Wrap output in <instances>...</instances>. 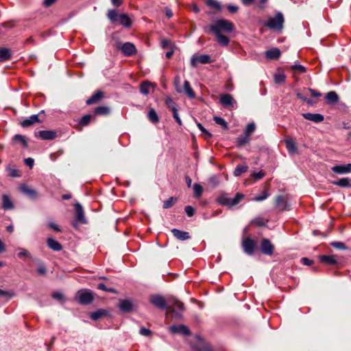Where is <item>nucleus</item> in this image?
<instances>
[{
  "instance_id": "obj_50",
  "label": "nucleus",
  "mask_w": 351,
  "mask_h": 351,
  "mask_svg": "<svg viewBox=\"0 0 351 351\" xmlns=\"http://www.w3.org/2000/svg\"><path fill=\"white\" fill-rule=\"evenodd\" d=\"M213 119H214L215 122L217 124L221 125L222 127V128H223L225 130H227L228 128V123L225 121L224 119L215 116V117H214Z\"/></svg>"
},
{
  "instance_id": "obj_6",
  "label": "nucleus",
  "mask_w": 351,
  "mask_h": 351,
  "mask_svg": "<svg viewBox=\"0 0 351 351\" xmlns=\"http://www.w3.org/2000/svg\"><path fill=\"white\" fill-rule=\"evenodd\" d=\"M76 298L77 302L82 305H88L91 304L94 300L93 295L89 290L79 291Z\"/></svg>"
},
{
  "instance_id": "obj_49",
  "label": "nucleus",
  "mask_w": 351,
  "mask_h": 351,
  "mask_svg": "<svg viewBox=\"0 0 351 351\" xmlns=\"http://www.w3.org/2000/svg\"><path fill=\"white\" fill-rule=\"evenodd\" d=\"M286 76L282 73H276L274 75V81L276 84H282L285 82Z\"/></svg>"
},
{
  "instance_id": "obj_22",
  "label": "nucleus",
  "mask_w": 351,
  "mask_h": 351,
  "mask_svg": "<svg viewBox=\"0 0 351 351\" xmlns=\"http://www.w3.org/2000/svg\"><path fill=\"white\" fill-rule=\"evenodd\" d=\"M332 171L337 174H345L351 171L350 164L335 165L332 167Z\"/></svg>"
},
{
  "instance_id": "obj_26",
  "label": "nucleus",
  "mask_w": 351,
  "mask_h": 351,
  "mask_svg": "<svg viewBox=\"0 0 351 351\" xmlns=\"http://www.w3.org/2000/svg\"><path fill=\"white\" fill-rule=\"evenodd\" d=\"M111 110L108 106H99L94 109L93 116H108L110 114Z\"/></svg>"
},
{
  "instance_id": "obj_41",
  "label": "nucleus",
  "mask_w": 351,
  "mask_h": 351,
  "mask_svg": "<svg viewBox=\"0 0 351 351\" xmlns=\"http://www.w3.org/2000/svg\"><path fill=\"white\" fill-rule=\"evenodd\" d=\"M205 3L207 6L212 8L217 11H221L222 9L221 5L216 0H206Z\"/></svg>"
},
{
  "instance_id": "obj_24",
  "label": "nucleus",
  "mask_w": 351,
  "mask_h": 351,
  "mask_svg": "<svg viewBox=\"0 0 351 351\" xmlns=\"http://www.w3.org/2000/svg\"><path fill=\"white\" fill-rule=\"evenodd\" d=\"M47 244L51 250L55 252H60L62 250V245L61 243L55 240L53 238H48L47 239Z\"/></svg>"
},
{
  "instance_id": "obj_29",
  "label": "nucleus",
  "mask_w": 351,
  "mask_h": 351,
  "mask_svg": "<svg viewBox=\"0 0 351 351\" xmlns=\"http://www.w3.org/2000/svg\"><path fill=\"white\" fill-rule=\"evenodd\" d=\"M286 148L289 154H295L298 152L296 143L291 138L285 140Z\"/></svg>"
},
{
  "instance_id": "obj_2",
  "label": "nucleus",
  "mask_w": 351,
  "mask_h": 351,
  "mask_svg": "<svg viewBox=\"0 0 351 351\" xmlns=\"http://www.w3.org/2000/svg\"><path fill=\"white\" fill-rule=\"evenodd\" d=\"M234 24L228 20L220 19H217L213 24L210 25L208 29H205L208 33H231L234 31Z\"/></svg>"
},
{
  "instance_id": "obj_1",
  "label": "nucleus",
  "mask_w": 351,
  "mask_h": 351,
  "mask_svg": "<svg viewBox=\"0 0 351 351\" xmlns=\"http://www.w3.org/2000/svg\"><path fill=\"white\" fill-rule=\"evenodd\" d=\"M169 306L166 316L170 317L173 320H180L182 318V314L186 311V308L182 302L176 298L169 299Z\"/></svg>"
},
{
  "instance_id": "obj_39",
  "label": "nucleus",
  "mask_w": 351,
  "mask_h": 351,
  "mask_svg": "<svg viewBox=\"0 0 351 351\" xmlns=\"http://www.w3.org/2000/svg\"><path fill=\"white\" fill-rule=\"evenodd\" d=\"M12 141L21 143L24 148H27L28 143L26 138L21 134H15L12 137Z\"/></svg>"
},
{
  "instance_id": "obj_31",
  "label": "nucleus",
  "mask_w": 351,
  "mask_h": 351,
  "mask_svg": "<svg viewBox=\"0 0 351 351\" xmlns=\"http://www.w3.org/2000/svg\"><path fill=\"white\" fill-rule=\"evenodd\" d=\"M2 208L4 210H12L14 208V205L10 197L5 194L2 195Z\"/></svg>"
},
{
  "instance_id": "obj_51",
  "label": "nucleus",
  "mask_w": 351,
  "mask_h": 351,
  "mask_svg": "<svg viewBox=\"0 0 351 351\" xmlns=\"http://www.w3.org/2000/svg\"><path fill=\"white\" fill-rule=\"evenodd\" d=\"M291 70L293 72L298 71L299 73H304L306 72V69L305 66L301 64H293L290 66Z\"/></svg>"
},
{
  "instance_id": "obj_21",
  "label": "nucleus",
  "mask_w": 351,
  "mask_h": 351,
  "mask_svg": "<svg viewBox=\"0 0 351 351\" xmlns=\"http://www.w3.org/2000/svg\"><path fill=\"white\" fill-rule=\"evenodd\" d=\"M109 315V311L106 309L99 308L90 313V318L94 321H97L102 317Z\"/></svg>"
},
{
  "instance_id": "obj_63",
  "label": "nucleus",
  "mask_w": 351,
  "mask_h": 351,
  "mask_svg": "<svg viewBox=\"0 0 351 351\" xmlns=\"http://www.w3.org/2000/svg\"><path fill=\"white\" fill-rule=\"evenodd\" d=\"M252 223L257 225L258 226H265L266 225L263 219L261 217L255 218Z\"/></svg>"
},
{
  "instance_id": "obj_36",
  "label": "nucleus",
  "mask_w": 351,
  "mask_h": 351,
  "mask_svg": "<svg viewBox=\"0 0 351 351\" xmlns=\"http://www.w3.org/2000/svg\"><path fill=\"white\" fill-rule=\"evenodd\" d=\"M119 15L117 10L110 9L108 10L107 18L111 22V23H117L119 19Z\"/></svg>"
},
{
  "instance_id": "obj_48",
  "label": "nucleus",
  "mask_w": 351,
  "mask_h": 351,
  "mask_svg": "<svg viewBox=\"0 0 351 351\" xmlns=\"http://www.w3.org/2000/svg\"><path fill=\"white\" fill-rule=\"evenodd\" d=\"M194 197L199 198L201 197L203 193V187L199 184H195L193 185Z\"/></svg>"
},
{
  "instance_id": "obj_34",
  "label": "nucleus",
  "mask_w": 351,
  "mask_h": 351,
  "mask_svg": "<svg viewBox=\"0 0 351 351\" xmlns=\"http://www.w3.org/2000/svg\"><path fill=\"white\" fill-rule=\"evenodd\" d=\"M319 261L326 265H335L337 264V261L334 258L333 256L330 255H322L319 257Z\"/></svg>"
},
{
  "instance_id": "obj_15",
  "label": "nucleus",
  "mask_w": 351,
  "mask_h": 351,
  "mask_svg": "<svg viewBox=\"0 0 351 351\" xmlns=\"http://www.w3.org/2000/svg\"><path fill=\"white\" fill-rule=\"evenodd\" d=\"M19 190L22 193L25 194L26 196H27L32 199H36L38 197V193L36 190L29 188L27 185L25 184H21L19 186Z\"/></svg>"
},
{
  "instance_id": "obj_16",
  "label": "nucleus",
  "mask_w": 351,
  "mask_h": 351,
  "mask_svg": "<svg viewBox=\"0 0 351 351\" xmlns=\"http://www.w3.org/2000/svg\"><path fill=\"white\" fill-rule=\"evenodd\" d=\"M42 120L39 119V114H33L29 118L21 121L20 125L21 127L26 128L34 125L36 123H41Z\"/></svg>"
},
{
  "instance_id": "obj_8",
  "label": "nucleus",
  "mask_w": 351,
  "mask_h": 351,
  "mask_svg": "<svg viewBox=\"0 0 351 351\" xmlns=\"http://www.w3.org/2000/svg\"><path fill=\"white\" fill-rule=\"evenodd\" d=\"M242 247L244 252L248 255L254 254V252L258 249L256 241L250 237L243 239Z\"/></svg>"
},
{
  "instance_id": "obj_45",
  "label": "nucleus",
  "mask_w": 351,
  "mask_h": 351,
  "mask_svg": "<svg viewBox=\"0 0 351 351\" xmlns=\"http://www.w3.org/2000/svg\"><path fill=\"white\" fill-rule=\"evenodd\" d=\"M97 288L99 290L104 291L106 292L112 293H117V291L112 287H108L104 283H99L97 285Z\"/></svg>"
},
{
  "instance_id": "obj_40",
  "label": "nucleus",
  "mask_w": 351,
  "mask_h": 351,
  "mask_svg": "<svg viewBox=\"0 0 351 351\" xmlns=\"http://www.w3.org/2000/svg\"><path fill=\"white\" fill-rule=\"evenodd\" d=\"M152 86V83L149 82H143L140 84V92L141 94L144 95H147L149 93L150 87Z\"/></svg>"
},
{
  "instance_id": "obj_54",
  "label": "nucleus",
  "mask_w": 351,
  "mask_h": 351,
  "mask_svg": "<svg viewBox=\"0 0 351 351\" xmlns=\"http://www.w3.org/2000/svg\"><path fill=\"white\" fill-rule=\"evenodd\" d=\"M34 261L37 262L39 265V267L38 268L37 270L38 273L40 275H45L46 274L47 270L43 262L38 258H35Z\"/></svg>"
},
{
  "instance_id": "obj_53",
  "label": "nucleus",
  "mask_w": 351,
  "mask_h": 351,
  "mask_svg": "<svg viewBox=\"0 0 351 351\" xmlns=\"http://www.w3.org/2000/svg\"><path fill=\"white\" fill-rule=\"evenodd\" d=\"M330 245L338 250H345L348 249V247L343 242L333 241L330 243Z\"/></svg>"
},
{
  "instance_id": "obj_64",
  "label": "nucleus",
  "mask_w": 351,
  "mask_h": 351,
  "mask_svg": "<svg viewBox=\"0 0 351 351\" xmlns=\"http://www.w3.org/2000/svg\"><path fill=\"white\" fill-rule=\"evenodd\" d=\"M8 174L10 176H11L12 178H16V177L21 176L19 171L17 169H10L9 170Z\"/></svg>"
},
{
  "instance_id": "obj_30",
  "label": "nucleus",
  "mask_w": 351,
  "mask_h": 351,
  "mask_svg": "<svg viewBox=\"0 0 351 351\" xmlns=\"http://www.w3.org/2000/svg\"><path fill=\"white\" fill-rule=\"evenodd\" d=\"M182 93H184L190 99H194L195 97V93L191 87L189 82L187 80H185L184 82Z\"/></svg>"
},
{
  "instance_id": "obj_58",
  "label": "nucleus",
  "mask_w": 351,
  "mask_h": 351,
  "mask_svg": "<svg viewBox=\"0 0 351 351\" xmlns=\"http://www.w3.org/2000/svg\"><path fill=\"white\" fill-rule=\"evenodd\" d=\"M184 211L188 217H193L195 215V210L191 206H186L184 207Z\"/></svg>"
},
{
  "instance_id": "obj_42",
  "label": "nucleus",
  "mask_w": 351,
  "mask_h": 351,
  "mask_svg": "<svg viewBox=\"0 0 351 351\" xmlns=\"http://www.w3.org/2000/svg\"><path fill=\"white\" fill-rule=\"evenodd\" d=\"M248 167L244 165H238L234 171V176L236 177L240 176L242 173L246 172Z\"/></svg>"
},
{
  "instance_id": "obj_57",
  "label": "nucleus",
  "mask_w": 351,
  "mask_h": 351,
  "mask_svg": "<svg viewBox=\"0 0 351 351\" xmlns=\"http://www.w3.org/2000/svg\"><path fill=\"white\" fill-rule=\"evenodd\" d=\"M255 125L254 123H249L247 127L245 129V131L243 133L246 134L248 136H250L251 134H252L255 130Z\"/></svg>"
},
{
  "instance_id": "obj_46",
  "label": "nucleus",
  "mask_w": 351,
  "mask_h": 351,
  "mask_svg": "<svg viewBox=\"0 0 351 351\" xmlns=\"http://www.w3.org/2000/svg\"><path fill=\"white\" fill-rule=\"evenodd\" d=\"M20 252L18 253L17 256L19 258L25 260V258H32L31 254L24 248H19Z\"/></svg>"
},
{
  "instance_id": "obj_3",
  "label": "nucleus",
  "mask_w": 351,
  "mask_h": 351,
  "mask_svg": "<svg viewBox=\"0 0 351 351\" xmlns=\"http://www.w3.org/2000/svg\"><path fill=\"white\" fill-rule=\"evenodd\" d=\"M244 195L241 193H237L234 198L228 197L226 193H222L217 197V201L222 206L231 208L239 204L244 199Z\"/></svg>"
},
{
  "instance_id": "obj_9",
  "label": "nucleus",
  "mask_w": 351,
  "mask_h": 351,
  "mask_svg": "<svg viewBox=\"0 0 351 351\" xmlns=\"http://www.w3.org/2000/svg\"><path fill=\"white\" fill-rule=\"evenodd\" d=\"M274 245L268 239L264 238L260 243V251L262 254L271 256L274 253Z\"/></svg>"
},
{
  "instance_id": "obj_62",
  "label": "nucleus",
  "mask_w": 351,
  "mask_h": 351,
  "mask_svg": "<svg viewBox=\"0 0 351 351\" xmlns=\"http://www.w3.org/2000/svg\"><path fill=\"white\" fill-rule=\"evenodd\" d=\"M180 82V77L176 76L174 78V84H175L176 90L178 93H182V88L180 87V86H179Z\"/></svg>"
},
{
  "instance_id": "obj_20",
  "label": "nucleus",
  "mask_w": 351,
  "mask_h": 351,
  "mask_svg": "<svg viewBox=\"0 0 351 351\" xmlns=\"http://www.w3.org/2000/svg\"><path fill=\"white\" fill-rule=\"evenodd\" d=\"M276 206L280 208L281 211L289 209L286 197L284 195H279L276 197Z\"/></svg>"
},
{
  "instance_id": "obj_12",
  "label": "nucleus",
  "mask_w": 351,
  "mask_h": 351,
  "mask_svg": "<svg viewBox=\"0 0 351 351\" xmlns=\"http://www.w3.org/2000/svg\"><path fill=\"white\" fill-rule=\"evenodd\" d=\"M34 136L42 140L51 141L58 136V133L55 130H40L38 132H34Z\"/></svg>"
},
{
  "instance_id": "obj_18",
  "label": "nucleus",
  "mask_w": 351,
  "mask_h": 351,
  "mask_svg": "<svg viewBox=\"0 0 351 351\" xmlns=\"http://www.w3.org/2000/svg\"><path fill=\"white\" fill-rule=\"evenodd\" d=\"M171 232L174 237H176L179 241H185L191 239V235L189 232L180 230L176 228H173L171 230Z\"/></svg>"
},
{
  "instance_id": "obj_25",
  "label": "nucleus",
  "mask_w": 351,
  "mask_h": 351,
  "mask_svg": "<svg viewBox=\"0 0 351 351\" xmlns=\"http://www.w3.org/2000/svg\"><path fill=\"white\" fill-rule=\"evenodd\" d=\"M12 56L11 49L5 47L0 48V62L10 60Z\"/></svg>"
},
{
  "instance_id": "obj_59",
  "label": "nucleus",
  "mask_w": 351,
  "mask_h": 351,
  "mask_svg": "<svg viewBox=\"0 0 351 351\" xmlns=\"http://www.w3.org/2000/svg\"><path fill=\"white\" fill-rule=\"evenodd\" d=\"M139 333L145 337H149L152 334V331L149 329L145 328V327H141L139 330Z\"/></svg>"
},
{
  "instance_id": "obj_43",
  "label": "nucleus",
  "mask_w": 351,
  "mask_h": 351,
  "mask_svg": "<svg viewBox=\"0 0 351 351\" xmlns=\"http://www.w3.org/2000/svg\"><path fill=\"white\" fill-rule=\"evenodd\" d=\"M178 201V197H171L168 199L165 200L163 202L162 208L164 209H167L171 207H172L175 203H176Z\"/></svg>"
},
{
  "instance_id": "obj_61",
  "label": "nucleus",
  "mask_w": 351,
  "mask_h": 351,
  "mask_svg": "<svg viewBox=\"0 0 351 351\" xmlns=\"http://www.w3.org/2000/svg\"><path fill=\"white\" fill-rule=\"evenodd\" d=\"M172 113H173V117L175 119V121L180 125H182V121H181V119L180 118L179 115H178V110L177 108H172V110H171Z\"/></svg>"
},
{
  "instance_id": "obj_35",
  "label": "nucleus",
  "mask_w": 351,
  "mask_h": 351,
  "mask_svg": "<svg viewBox=\"0 0 351 351\" xmlns=\"http://www.w3.org/2000/svg\"><path fill=\"white\" fill-rule=\"evenodd\" d=\"M234 99L230 94H223L220 97V103L224 107H228L232 105Z\"/></svg>"
},
{
  "instance_id": "obj_47",
  "label": "nucleus",
  "mask_w": 351,
  "mask_h": 351,
  "mask_svg": "<svg viewBox=\"0 0 351 351\" xmlns=\"http://www.w3.org/2000/svg\"><path fill=\"white\" fill-rule=\"evenodd\" d=\"M92 117L93 116L91 114H86L83 116L79 121V125L81 127L87 126L90 123Z\"/></svg>"
},
{
  "instance_id": "obj_10",
  "label": "nucleus",
  "mask_w": 351,
  "mask_h": 351,
  "mask_svg": "<svg viewBox=\"0 0 351 351\" xmlns=\"http://www.w3.org/2000/svg\"><path fill=\"white\" fill-rule=\"evenodd\" d=\"M214 61L215 60L211 58V56L207 54L200 56L193 55L191 58V66L192 67H196L199 63L209 64Z\"/></svg>"
},
{
  "instance_id": "obj_13",
  "label": "nucleus",
  "mask_w": 351,
  "mask_h": 351,
  "mask_svg": "<svg viewBox=\"0 0 351 351\" xmlns=\"http://www.w3.org/2000/svg\"><path fill=\"white\" fill-rule=\"evenodd\" d=\"M169 331L173 334L178 333V334L183 335L184 336H191V332L190 329L186 325H184V324H180L178 326L172 325L169 327Z\"/></svg>"
},
{
  "instance_id": "obj_55",
  "label": "nucleus",
  "mask_w": 351,
  "mask_h": 351,
  "mask_svg": "<svg viewBox=\"0 0 351 351\" xmlns=\"http://www.w3.org/2000/svg\"><path fill=\"white\" fill-rule=\"evenodd\" d=\"M269 197L267 190L264 191L261 195H256L253 200L256 202H261L266 199Z\"/></svg>"
},
{
  "instance_id": "obj_27",
  "label": "nucleus",
  "mask_w": 351,
  "mask_h": 351,
  "mask_svg": "<svg viewBox=\"0 0 351 351\" xmlns=\"http://www.w3.org/2000/svg\"><path fill=\"white\" fill-rule=\"evenodd\" d=\"M216 36V41L221 46L226 47L230 43L228 36L222 34V33H213Z\"/></svg>"
},
{
  "instance_id": "obj_14",
  "label": "nucleus",
  "mask_w": 351,
  "mask_h": 351,
  "mask_svg": "<svg viewBox=\"0 0 351 351\" xmlns=\"http://www.w3.org/2000/svg\"><path fill=\"white\" fill-rule=\"evenodd\" d=\"M75 219L77 222H79L81 224H86L88 223L84 216V211L82 208V206L80 203H76L75 204Z\"/></svg>"
},
{
  "instance_id": "obj_11",
  "label": "nucleus",
  "mask_w": 351,
  "mask_h": 351,
  "mask_svg": "<svg viewBox=\"0 0 351 351\" xmlns=\"http://www.w3.org/2000/svg\"><path fill=\"white\" fill-rule=\"evenodd\" d=\"M118 307L121 313H128L133 311L134 308V304L132 300H119Z\"/></svg>"
},
{
  "instance_id": "obj_19",
  "label": "nucleus",
  "mask_w": 351,
  "mask_h": 351,
  "mask_svg": "<svg viewBox=\"0 0 351 351\" xmlns=\"http://www.w3.org/2000/svg\"><path fill=\"white\" fill-rule=\"evenodd\" d=\"M104 97V93L102 90H97L90 98H88L86 104L87 105H92L98 103Z\"/></svg>"
},
{
  "instance_id": "obj_37",
  "label": "nucleus",
  "mask_w": 351,
  "mask_h": 351,
  "mask_svg": "<svg viewBox=\"0 0 351 351\" xmlns=\"http://www.w3.org/2000/svg\"><path fill=\"white\" fill-rule=\"evenodd\" d=\"M147 118L152 123H158L159 122V117L157 112L154 108H151L147 114Z\"/></svg>"
},
{
  "instance_id": "obj_56",
  "label": "nucleus",
  "mask_w": 351,
  "mask_h": 351,
  "mask_svg": "<svg viewBox=\"0 0 351 351\" xmlns=\"http://www.w3.org/2000/svg\"><path fill=\"white\" fill-rule=\"evenodd\" d=\"M265 173L263 171H260L259 172L254 171L251 177L254 180V181L260 180L264 178Z\"/></svg>"
},
{
  "instance_id": "obj_38",
  "label": "nucleus",
  "mask_w": 351,
  "mask_h": 351,
  "mask_svg": "<svg viewBox=\"0 0 351 351\" xmlns=\"http://www.w3.org/2000/svg\"><path fill=\"white\" fill-rule=\"evenodd\" d=\"M250 141V136L243 133L237 138V144L238 147H243Z\"/></svg>"
},
{
  "instance_id": "obj_60",
  "label": "nucleus",
  "mask_w": 351,
  "mask_h": 351,
  "mask_svg": "<svg viewBox=\"0 0 351 351\" xmlns=\"http://www.w3.org/2000/svg\"><path fill=\"white\" fill-rule=\"evenodd\" d=\"M166 105L168 108L171 111L172 108H176V103L170 98L167 97L165 101Z\"/></svg>"
},
{
  "instance_id": "obj_52",
  "label": "nucleus",
  "mask_w": 351,
  "mask_h": 351,
  "mask_svg": "<svg viewBox=\"0 0 351 351\" xmlns=\"http://www.w3.org/2000/svg\"><path fill=\"white\" fill-rule=\"evenodd\" d=\"M197 126L203 133L206 139H208L212 137L213 135L200 123H197Z\"/></svg>"
},
{
  "instance_id": "obj_23",
  "label": "nucleus",
  "mask_w": 351,
  "mask_h": 351,
  "mask_svg": "<svg viewBox=\"0 0 351 351\" xmlns=\"http://www.w3.org/2000/svg\"><path fill=\"white\" fill-rule=\"evenodd\" d=\"M281 51L278 48L274 47L265 51V56L269 60H277L280 58Z\"/></svg>"
},
{
  "instance_id": "obj_5",
  "label": "nucleus",
  "mask_w": 351,
  "mask_h": 351,
  "mask_svg": "<svg viewBox=\"0 0 351 351\" xmlns=\"http://www.w3.org/2000/svg\"><path fill=\"white\" fill-rule=\"evenodd\" d=\"M116 47L117 49L121 50L123 54L126 57L132 56L137 52L135 45L130 42H127L123 44L117 43Z\"/></svg>"
},
{
  "instance_id": "obj_7",
  "label": "nucleus",
  "mask_w": 351,
  "mask_h": 351,
  "mask_svg": "<svg viewBox=\"0 0 351 351\" xmlns=\"http://www.w3.org/2000/svg\"><path fill=\"white\" fill-rule=\"evenodd\" d=\"M149 302L158 309L167 311L169 302H167L165 298L159 294H153L149 296Z\"/></svg>"
},
{
  "instance_id": "obj_32",
  "label": "nucleus",
  "mask_w": 351,
  "mask_h": 351,
  "mask_svg": "<svg viewBox=\"0 0 351 351\" xmlns=\"http://www.w3.org/2000/svg\"><path fill=\"white\" fill-rule=\"evenodd\" d=\"M325 98L326 99L328 104H337L339 100V97L335 91L328 92L326 95Z\"/></svg>"
},
{
  "instance_id": "obj_44",
  "label": "nucleus",
  "mask_w": 351,
  "mask_h": 351,
  "mask_svg": "<svg viewBox=\"0 0 351 351\" xmlns=\"http://www.w3.org/2000/svg\"><path fill=\"white\" fill-rule=\"evenodd\" d=\"M195 351H213V347L209 343L204 342L195 348Z\"/></svg>"
},
{
  "instance_id": "obj_28",
  "label": "nucleus",
  "mask_w": 351,
  "mask_h": 351,
  "mask_svg": "<svg viewBox=\"0 0 351 351\" xmlns=\"http://www.w3.org/2000/svg\"><path fill=\"white\" fill-rule=\"evenodd\" d=\"M332 184L342 188H351V179L349 178H343L336 181H332Z\"/></svg>"
},
{
  "instance_id": "obj_33",
  "label": "nucleus",
  "mask_w": 351,
  "mask_h": 351,
  "mask_svg": "<svg viewBox=\"0 0 351 351\" xmlns=\"http://www.w3.org/2000/svg\"><path fill=\"white\" fill-rule=\"evenodd\" d=\"M119 21L120 25L125 28H130L132 26V20L127 14H121Z\"/></svg>"
},
{
  "instance_id": "obj_4",
  "label": "nucleus",
  "mask_w": 351,
  "mask_h": 351,
  "mask_svg": "<svg viewBox=\"0 0 351 351\" xmlns=\"http://www.w3.org/2000/svg\"><path fill=\"white\" fill-rule=\"evenodd\" d=\"M284 21L283 14L281 12H278L274 17L270 18L265 23V26L272 29H282Z\"/></svg>"
},
{
  "instance_id": "obj_17",
  "label": "nucleus",
  "mask_w": 351,
  "mask_h": 351,
  "mask_svg": "<svg viewBox=\"0 0 351 351\" xmlns=\"http://www.w3.org/2000/svg\"><path fill=\"white\" fill-rule=\"evenodd\" d=\"M302 117L308 121H311L314 123H321L324 120V117L321 114H313L310 112L303 113Z\"/></svg>"
}]
</instances>
